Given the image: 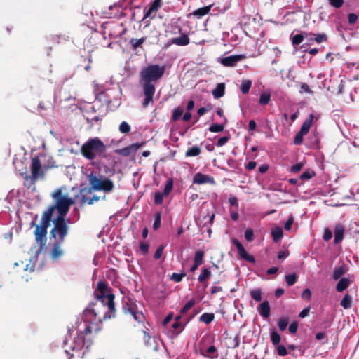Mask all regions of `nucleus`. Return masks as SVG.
<instances>
[{
	"label": "nucleus",
	"mask_w": 359,
	"mask_h": 359,
	"mask_svg": "<svg viewBox=\"0 0 359 359\" xmlns=\"http://www.w3.org/2000/svg\"><path fill=\"white\" fill-rule=\"evenodd\" d=\"M96 302L89 304L86 309V315H93L95 320L101 323L102 320L115 317V296L111 292V289L104 281L97 283V289L95 291Z\"/></svg>",
	"instance_id": "obj_1"
},
{
	"label": "nucleus",
	"mask_w": 359,
	"mask_h": 359,
	"mask_svg": "<svg viewBox=\"0 0 359 359\" xmlns=\"http://www.w3.org/2000/svg\"><path fill=\"white\" fill-rule=\"evenodd\" d=\"M53 227L50 231V239H53L49 255L52 260H58L64 254L62 245L68 235L69 226L65 217H55L53 220Z\"/></svg>",
	"instance_id": "obj_2"
},
{
	"label": "nucleus",
	"mask_w": 359,
	"mask_h": 359,
	"mask_svg": "<svg viewBox=\"0 0 359 359\" xmlns=\"http://www.w3.org/2000/svg\"><path fill=\"white\" fill-rule=\"evenodd\" d=\"M164 72L165 69H142L139 83L144 95L142 107L146 108L153 101L156 91L155 83L163 76Z\"/></svg>",
	"instance_id": "obj_3"
},
{
	"label": "nucleus",
	"mask_w": 359,
	"mask_h": 359,
	"mask_svg": "<svg viewBox=\"0 0 359 359\" xmlns=\"http://www.w3.org/2000/svg\"><path fill=\"white\" fill-rule=\"evenodd\" d=\"M107 147L99 137L88 139L81 147L82 156L88 160L106 157Z\"/></svg>",
	"instance_id": "obj_4"
},
{
	"label": "nucleus",
	"mask_w": 359,
	"mask_h": 359,
	"mask_svg": "<svg viewBox=\"0 0 359 359\" xmlns=\"http://www.w3.org/2000/svg\"><path fill=\"white\" fill-rule=\"evenodd\" d=\"M87 179L89 182L90 187L88 189H81L80 191L81 194L83 192L90 194L92 191H104L105 192H111L114 189V184L111 180L107 177H104V179L99 178L94 171H92L89 175H88Z\"/></svg>",
	"instance_id": "obj_5"
},
{
	"label": "nucleus",
	"mask_w": 359,
	"mask_h": 359,
	"mask_svg": "<svg viewBox=\"0 0 359 359\" xmlns=\"http://www.w3.org/2000/svg\"><path fill=\"white\" fill-rule=\"evenodd\" d=\"M51 196L55 201V203L51 206L55 210H57L58 213L57 217L65 218L71 205L74 204V200L68 197L67 195H62V188L56 189L52 193Z\"/></svg>",
	"instance_id": "obj_6"
},
{
	"label": "nucleus",
	"mask_w": 359,
	"mask_h": 359,
	"mask_svg": "<svg viewBox=\"0 0 359 359\" xmlns=\"http://www.w3.org/2000/svg\"><path fill=\"white\" fill-rule=\"evenodd\" d=\"M31 172L32 175L25 176V186L28 188L31 185H34L36 180L39 178H43L44 172L41 170V163L39 157L35 156L32 158L31 163Z\"/></svg>",
	"instance_id": "obj_7"
},
{
	"label": "nucleus",
	"mask_w": 359,
	"mask_h": 359,
	"mask_svg": "<svg viewBox=\"0 0 359 359\" xmlns=\"http://www.w3.org/2000/svg\"><path fill=\"white\" fill-rule=\"evenodd\" d=\"M314 118V115L311 114L303 122L300 130L294 136V144L295 145H300L303 142V137L309 133Z\"/></svg>",
	"instance_id": "obj_8"
},
{
	"label": "nucleus",
	"mask_w": 359,
	"mask_h": 359,
	"mask_svg": "<svg viewBox=\"0 0 359 359\" xmlns=\"http://www.w3.org/2000/svg\"><path fill=\"white\" fill-rule=\"evenodd\" d=\"M48 228L46 226L41 224L36 225L34 230L35 239L37 243L39 244V252L43 250L47 242V233Z\"/></svg>",
	"instance_id": "obj_9"
},
{
	"label": "nucleus",
	"mask_w": 359,
	"mask_h": 359,
	"mask_svg": "<svg viewBox=\"0 0 359 359\" xmlns=\"http://www.w3.org/2000/svg\"><path fill=\"white\" fill-rule=\"evenodd\" d=\"M143 145L144 143H134L124 148L116 149L115 152L120 156L126 157L135 154Z\"/></svg>",
	"instance_id": "obj_10"
},
{
	"label": "nucleus",
	"mask_w": 359,
	"mask_h": 359,
	"mask_svg": "<svg viewBox=\"0 0 359 359\" xmlns=\"http://www.w3.org/2000/svg\"><path fill=\"white\" fill-rule=\"evenodd\" d=\"M245 56L243 54L240 55H231L220 59V63L224 66H234L236 63L244 59Z\"/></svg>",
	"instance_id": "obj_11"
},
{
	"label": "nucleus",
	"mask_w": 359,
	"mask_h": 359,
	"mask_svg": "<svg viewBox=\"0 0 359 359\" xmlns=\"http://www.w3.org/2000/svg\"><path fill=\"white\" fill-rule=\"evenodd\" d=\"M123 309L126 314H130L137 322H141L144 318L142 313L136 311L135 306L134 305L126 303L123 304Z\"/></svg>",
	"instance_id": "obj_12"
},
{
	"label": "nucleus",
	"mask_w": 359,
	"mask_h": 359,
	"mask_svg": "<svg viewBox=\"0 0 359 359\" xmlns=\"http://www.w3.org/2000/svg\"><path fill=\"white\" fill-rule=\"evenodd\" d=\"M193 182L196 184H215V181L212 177L207 175H204L201 172H197L195 174L193 178Z\"/></svg>",
	"instance_id": "obj_13"
},
{
	"label": "nucleus",
	"mask_w": 359,
	"mask_h": 359,
	"mask_svg": "<svg viewBox=\"0 0 359 359\" xmlns=\"http://www.w3.org/2000/svg\"><path fill=\"white\" fill-rule=\"evenodd\" d=\"M85 344V338L83 335L77 333L76 337L74 338L73 341L71 343L69 347L72 351L78 352L81 351Z\"/></svg>",
	"instance_id": "obj_14"
},
{
	"label": "nucleus",
	"mask_w": 359,
	"mask_h": 359,
	"mask_svg": "<svg viewBox=\"0 0 359 359\" xmlns=\"http://www.w3.org/2000/svg\"><path fill=\"white\" fill-rule=\"evenodd\" d=\"M55 210L51 205L48 208V210L44 211L41 216V225L49 227L50 225V222H53L52 219L53 215Z\"/></svg>",
	"instance_id": "obj_15"
},
{
	"label": "nucleus",
	"mask_w": 359,
	"mask_h": 359,
	"mask_svg": "<svg viewBox=\"0 0 359 359\" xmlns=\"http://www.w3.org/2000/svg\"><path fill=\"white\" fill-rule=\"evenodd\" d=\"M144 344L148 348H149L154 351H158V344L156 339H155V337H152L151 336H150L145 331H144Z\"/></svg>",
	"instance_id": "obj_16"
},
{
	"label": "nucleus",
	"mask_w": 359,
	"mask_h": 359,
	"mask_svg": "<svg viewBox=\"0 0 359 359\" xmlns=\"http://www.w3.org/2000/svg\"><path fill=\"white\" fill-rule=\"evenodd\" d=\"M161 0H154L152 1L148 8H145L144 12V18L146 19L151 16V14L154 12H156L161 6Z\"/></svg>",
	"instance_id": "obj_17"
},
{
	"label": "nucleus",
	"mask_w": 359,
	"mask_h": 359,
	"mask_svg": "<svg viewBox=\"0 0 359 359\" xmlns=\"http://www.w3.org/2000/svg\"><path fill=\"white\" fill-rule=\"evenodd\" d=\"M100 330V327H99V325H97V323H85L83 330L80 331L79 334L83 335V338H85L86 336L90 334L93 332V331L97 333Z\"/></svg>",
	"instance_id": "obj_18"
},
{
	"label": "nucleus",
	"mask_w": 359,
	"mask_h": 359,
	"mask_svg": "<svg viewBox=\"0 0 359 359\" xmlns=\"http://www.w3.org/2000/svg\"><path fill=\"white\" fill-rule=\"evenodd\" d=\"M334 243L338 244L344 239V226L341 224H337L334 230Z\"/></svg>",
	"instance_id": "obj_19"
},
{
	"label": "nucleus",
	"mask_w": 359,
	"mask_h": 359,
	"mask_svg": "<svg viewBox=\"0 0 359 359\" xmlns=\"http://www.w3.org/2000/svg\"><path fill=\"white\" fill-rule=\"evenodd\" d=\"M259 314L264 318H266L270 315V306L268 301H264L261 303L258 307Z\"/></svg>",
	"instance_id": "obj_20"
},
{
	"label": "nucleus",
	"mask_w": 359,
	"mask_h": 359,
	"mask_svg": "<svg viewBox=\"0 0 359 359\" xmlns=\"http://www.w3.org/2000/svg\"><path fill=\"white\" fill-rule=\"evenodd\" d=\"M314 36L313 34H312V33H306V32H304V33H302V34H296V35L293 36L292 38V45L293 46L299 45V44H300L303 41V40L305 38H306L308 39L309 36Z\"/></svg>",
	"instance_id": "obj_21"
},
{
	"label": "nucleus",
	"mask_w": 359,
	"mask_h": 359,
	"mask_svg": "<svg viewBox=\"0 0 359 359\" xmlns=\"http://www.w3.org/2000/svg\"><path fill=\"white\" fill-rule=\"evenodd\" d=\"M189 38L187 35L184 34L180 37L173 38L171 39V43L177 46H187L189 43Z\"/></svg>",
	"instance_id": "obj_22"
},
{
	"label": "nucleus",
	"mask_w": 359,
	"mask_h": 359,
	"mask_svg": "<svg viewBox=\"0 0 359 359\" xmlns=\"http://www.w3.org/2000/svg\"><path fill=\"white\" fill-rule=\"evenodd\" d=\"M225 85L224 83H218L217 87L212 90V95L215 98L218 99L224 95Z\"/></svg>",
	"instance_id": "obj_23"
},
{
	"label": "nucleus",
	"mask_w": 359,
	"mask_h": 359,
	"mask_svg": "<svg viewBox=\"0 0 359 359\" xmlns=\"http://www.w3.org/2000/svg\"><path fill=\"white\" fill-rule=\"evenodd\" d=\"M351 282L348 278H342L339 280L336 285V290L337 292H341L348 287Z\"/></svg>",
	"instance_id": "obj_24"
},
{
	"label": "nucleus",
	"mask_w": 359,
	"mask_h": 359,
	"mask_svg": "<svg viewBox=\"0 0 359 359\" xmlns=\"http://www.w3.org/2000/svg\"><path fill=\"white\" fill-rule=\"evenodd\" d=\"M212 6H206L200 8L196 9L194 11L193 15L198 18H201L203 16L207 15L211 10Z\"/></svg>",
	"instance_id": "obj_25"
},
{
	"label": "nucleus",
	"mask_w": 359,
	"mask_h": 359,
	"mask_svg": "<svg viewBox=\"0 0 359 359\" xmlns=\"http://www.w3.org/2000/svg\"><path fill=\"white\" fill-rule=\"evenodd\" d=\"M271 235L274 242H278L283 236V231L281 227L277 226L271 231Z\"/></svg>",
	"instance_id": "obj_26"
},
{
	"label": "nucleus",
	"mask_w": 359,
	"mask_h": 359,
	"mask_svg": "<svg viewBox=\"0 0 359 359\" xmlns=\"http://www.w3.org/2000/svg\"><path fill=\"white\" fill-rule=\"evenodd\" d=\"M86 192H83L81 194V205H83L85 203H87L88 205H93L95 201H98L100 200V197L96 195H94L90 198H87L86 197Z\"/></svg>",
	"instance_id": "obj_27"
},
{
	"label": "nucleus",
	"mask_w": 359,
	"mask_h": 359,
	"mask_svg": "<svg viewBox=\"0 0 359 359\" xmlns=\"http://www.w3.org/2000/svg\"><path fill=\"white\" fill-rule=\"evenodd\" d=\"M314 34L313 36H309V39H308L309 41H315L317 43H320L326 41L327 39V35L324 33L318 34Z\"/></svg>",
	"instance_id": "obj_28"
},
{
	"label": "nucleus",
	"mask_w": 359,
	"mask_h": 359,
	"mask_svg": "<svg viewBox=\"0 0 359 359\" xmlns=\"http://www.w3.org/2000/svg\"><path fill=\"white\" fill-rule=\"evenodd\" d=\"M227 123V118H224V123L219 124V123H212L209 127V131L212 133H219L224 130V125Z\"/></svg>",
	"instance_id": "obj_29"
},
{
	"label": "nucleus",
	"mask_w": 359,
	"mask_h": 359,
	"mask_svg": "<svg viewBox=\"0 0 359 359\" xmlns=\"http://www.w3.org/2000/svg\"><path fill=\"white\" fill-rule=\"evenodd\" d=\"M340 305L345 309H350L352 306V297L346 294L341 300Z\"/></svg>",
	"instance_id": "obj_30"
},
{
	"label": "nucleus",
	"mask_w": 359,
	"mask_h": 359,
	"mask_svg": "<svg viewBox=\"0 0 359 359\" xmlns=\"http://www.w3.org/2000/svg\"><path fill=\"white\" fill-rule=\"evenodd\" d=\"M346 272L345 267L340 266L335 267L333 271L332 278L334 280L339 279Z\"/></svg>",
	"instance_id": "obj_31"
},
{
	"label": "nucleus",
	"mask_w": 359,
	"mask_h": 359,
	"mask_svg": "<svg viewBox=\"0 0 359 359\" xmlns=\"http://www.w3.org/2000/svg\"><path fill=\"white\" fill-rule=\"evenodd\" d=\"M239 255L245 260L248 261L251 263L255 262V259L252 255L248 254L244 247L241 250H238Z\"/></svg>",
	"instance_id": "obj_32"
},
{
	"label": "nucleus",
	"mask_w": 359,
	"mask_h": 359,
	"mask_svg": "<svg viewBox=\"0 0 359 359\" xmlns=\"http://www.w3.org/2000/svg\"><path fill=\"white\" fill-rule=\"evenodd\" d=\"M201 152V150L199 147L194 146L191 148H189L187 151L185 153V156L187 157H192V156H198Z\"/></svg>",
	"instance_id": "obj_33"
},
{
	"label": "nucleus",
	"mask_w": 359,
	"mask_h": 359,
	"mask_svg": "<svg viewBox=\"0 0 359 359\" xmlns=\"http://www.w3.org/2000/svg\"><path fill=\"white\" fill-rule=\"evenodd\" d=\"M215 318V315L212 313H204L200 317V321L208 325Z\"/></svg>",
	"instance_id": "obj_34"
},
{
	"label": "nucleus",
	"mask_w": 359,
	"mask_h": 359,
	"mask_svg": "<svg viewBox=\"0 0 359 359\" xmlns=\"http://www.w3.org/2000/svg\"><path fill=\"white\" fill-rule=\"evenodd\" d=\"M205 252L202 250L196 251L194 255V262L201 265L203 262Z\"/></svg>",
	"instance_id": "obj_35"
},
{
	"label": "nucleus",
	"mask_w": 359,
	"mask_h": 359,
	"mask_svg": "<svg viewBox=\"0 0 359 359\" xmlns=\"http://www.w3.org/2000/svg\"><path fill=\"white\" fill-rule=\"evenodd\" d=\"M252 86V81L250 80H243L241 85V91L243 94H247Z\"/></svg>",
	"instance_id": "obj_36"
},
{
	"label": "nucleus",
	"mask_w": 359,
	"mask_h": 359,
	"mask_svg": "<svg viewBox=\"0 0 359 359\" xmlns=\"http://www.w3.org/2000/svg\"><path fill=\"white\" fill-rule=\"evenodd\" d=\"M270 338L273 345H278L281 340L280 334L276 331H272L271 332Z\"/></svg>",
	"instance_id": "obj_37"
},
{
	"label": "nucleus",
	"mask_w": 359,
	"mask_h": 359,
	"mask_svg": "<svg viewBox=\"0 0 359 359\" xmlns=\"http://www.w3.org/2000/svg\"><path fill=\"white\" fill-rule=\"evenodd\" d=\"M173 188V180L172 179H168L166 181V184L163 190L164 196H167L170 194Z\"/></svg>",
	"instance_id": "obj_38"
},
{
	"label": "nucleus",
	"mask_w": 359,
	"mask_h": 359,
	"mask_svg": "<svg viewBox=\"0 0 359 359\" xmlns=\"http://www.w3.org/2000/svg\"><path fill=\"white\" fill-rule=\"evenodd\" d=\"M289 323V319L286 317H281L278 321V325L281 331H284Z\"/></svg>",
	"instance_id": "obj_39"
},
{
	"label": "nucleus",
	"mask_w": 359,
	"mask_h": 359,
	"mask_svg": "<svg viewBox=\"0 0 359 359\" xmlns=\"http://www.w3.org/2000/svg\"><path fill=\"white\" fill-rule=\"evenodd\" d=\"M210 275L211 273L208 269H203L201 273L198 276V281L200 283H203L210 276Z\"/></svg>",
	"instance_id": "obj_40"
},
{
	"label": "nucleus",
	"mask_w": 359,
	"mask_h": 359,
	"mask_svg": "<svg viewBox=\"0 0 359 359\" xmlns=\"http://www.w3.org/2000/svg\"><path fill=\"white\" fill-rule=\"evenodd\" d=\"M250 297L257 302H260L262 300V290L261 289H256L251 290Z\"/></svg>",
	"instance_id": "obj_41"
},
{
	"label": "nucleus",
	"mask_w": 359,
	"mask_h": 359,
	"mask_svg": "<svg viewBox=\"0 0 359 359\" xmlns=\"http://www.w3.org/2000/svg\"><path fill=\"white\" fill-rule=\"evenodd\" d=\"M145 41V38L142 37L140 39H132L130 41V43L133 47V48L136 49L137 48L141 46V45Z\"/></svg>",
	"instance_id": "obj_42"
},
{
	"label": "nucleus",
	"mask_w": 359,
	"mask_h": 359,
	"mask_svg": "<svg viewBox=\"0 0 359 359\" xmlns=\"http://www.w3.org/2000/svg\"><path fill=\"white\" fill-rule=\"evenodd\" d=\"M285 280L289 286L293 285L297 282V276L295 273H290L285 276Z\"/></svg>",
	"instance_id": "obj_43"
},
{
	"label": "nucleus",
	"mask_w": 359,
	"mask_h": 359,
	"mask_svg": "<svg viewBox=\"0 0 359 359\" xmlns=\"http://www.w3.org/2000/svg\"><path fill=\"white\" fill-rule=\"evenodd\" d=\"M183 114V109L180 107H177L172 111V119L176 121L180 119Z\"/></svg>",
	"instance_id": "obj_44"
},
{
	"label": "nucleus",
	"mask_w": 359,
	"mask_h": 359,
	"mask_svg": "<svg viewBox=\"0 0 359 359\" xmlns=\"http://www.w3.org/2000/svg\"><path fill=\"white\" fill-rule=\"evenodd\" d=\"M161 221V212H158L154 215V222L153 224V228L154 230H157L160 227Z\"/></svg>",
	"instance_id": "obj_45"
},
{
	"label": "nucleus",
	"mask_w": 359,
	"mask_h": 359,
	"mask_svg": "<svg viewBox=\"0 0 359 359\" xmlns=\"http://www.w3.org/2000/svg\"><path fill=\"white\" fill-rule=\"evenodd\" d=\"M118 130L121 133L126 134L130 131V126L127 122L123 121L119 125Z\"/></svg>",
	"instance_id": "obj_46"
},
{
	"label": "nucleus",
	"mask_w": 359,
	"mask_h": 359,
	"mask_svg": "<svg viewBox=\"0 0 359 359\" xmlns=\"http://www.w3.org/2000/svg\"><path fill=\"white\" fill-rule=\"evenodd\" d=\"M271 99V95L269 93H262L259 97V104L262 105L267 104Z\"/></svg>",
	"instance_id": "obj_47"
},
{
	"label": "nucleus",
	"mask_w": 359,
	"mask_h": 359,
	"mask_svg": "<svg viewBox=\"0 0 359 359\" xmlns=\"http://www.w3.org/2000/svg\"><path fill=\"white\" fill-rule=\"evenodd\" d=\"M195 304L194 299L189 300L182 309L180 313L182 314L186 313Z\"/></svg>",
	"instance_id": "obj_48"
},
{
	"label": "nucleus",
	"mask_w": 359,
	"mask_h": 359,
	"mask_svg": "<svg viewBox=\"0 0 359 359\" xmlns=\"http://www.w3.org/2000/svg\"><path fill=\"white\" fill-rule=\"evenodd\" d=\"M245 238L248 242H251L254 240V231L252 229H247L244 233Z\"/></svg>",
	"instance_id": "obj_49"
},
{
	"label": "nucleus",
	"mask_w": 359,
	"mask_h": 359,
	"mask_svg": "<svg viewBox=\"0 0 359 359\" xmlns=\"http://www.w3.org/2000/svg\"><path fill=\"white\" fill-rule=\"evenodd\" d=\"M185 275L186 274L184 273H173L171 276L170 279L175 283H180L182 281V278L185 276Z\"/></svg>",
	"instance_id": "obj_50"
},
{
	"label": "nucleus",
	"mask_w": 359,
	"mask_h": 359,
	"mask_svg": "<svg viewBox=\"0 0 359 359\" xmlns=\"http://www.w3.org/2000/svg\"><path fill=\"white\" fill-rule=\"evenodd\" d=\"M163 193H161L159 191L156 192L154 195V203L156 205H161L163 203Z\"/></svg>",
	"instance_id": "obj_51"
},
{
	"label": "nucleus",
	"mask_w": 359,
	"mask_h": 359,
	"mask_svg": "<svg viewBox=\"0 0 359 359\" xmlns=\"http://www.w3.org/2000/svg\"><path fill=\"white\" fill-rule=\"evenodd\" d=\"M184 324H182L180 322H176L175 321L172 325V328L177 331V333H180L184 327Z\"/></svg>",
	"instance_id": "obj_52"
},
{
	"label": "nucleus",
	"mask_w": 359,
	"mask_h": 359,
	"mask_svg": "<svg viewBox=\"0 0 359 359\" xmlns=\"http://www.w3.org/2000/svg\"><path fill=\"white\" fill-rule=\"evenodd\" d=\"M149 245L148 243L144 242L140 243V249L142 255H146L149 252Z\"/></svg>",
	"instance_id": "obj_53"
},
{
	"label": "nucleus",
	"mask_w": 359,
	"mask_h": 359,
	"mask_svg": "<svg viewBox=\"0 0 359 359\" xmlns=\"http://www.w3.org/2000/svg\"><path fill=\"white\" fill-rule=\"evenodd\" d=\"M277 352L278 355L281 357L285 356L288 354L287 348L283 345H279L277 346Z\"/></svg>",
	"instance_id": "obj_54"
},
{
	"label": "nucleus",
	"mask_w": 359,
	"mask_h": 359,
	"mask_svg": "<svg viewBox=\"0 0 359 359\" xmlns=\"http://www.w3.org/2000/svg\"><path fill=\"white\" fill-rule=\"evenodd\" d=\"M329 4L336 8H339L340 7L342 6V5L344 4V0H327Z\"/></svg>",
	"instance_id": "obj_55"
},
{
	"label": "nucleus",
	"mask_w": 359,
	"mask_h": 359,
	"mask_svg": "<svg viewBox=\"0 0 359 359\" xmlns=\"http://www.w3.org/2000/svg\"><path fill=\"white\" fill-rule=\"evenodd\" d=\"M294 222V217L292 215H290L285 224L284 228L286 231H290L291 229L292 225Z\"/></svg>",
	"instance_id": "obj_56"
},
{
	"label": "nucleus",
	"mask_w": 359,
	"mask_h": 359,
	"mask_svg": "<svg viewBox=\"0 0 359 359\" xmlns=\"http://www.w3.org/2000/svg\"><path fill=\"white\" fill-rule=\"evenodd\" d=\"M303 92L306 93H312L313 91L311 90L309 85L306 83H302L300 86V90L299 93H302Z\"/></svg>",
	"instance_id": "obj_57"
},
{
	"label": "nucleus",
	"mask_w": 359,
	"mask_h": 359,
	"mask_svg": "<svg viewBox=\"0 0 359 359\" xmlns=\"http://www.w3.org/2000/svg\"><path fill=\"white\" fill-rule=\"evenodd\" d=\"M229 140V136L222 137L219 138V140H217V146L219 147H222L224 144H226Z\"/></svg>",
	"instance_id": "obj_58"
},
{
	"label": "nucleus",
	"mask_w": 359,
	"mask_h": 359,
	"mask_svg": "<svg viewBox=\"0 0 359 359\" xmlns=\"http://www.w3.org/2000/svg\"><path fill=\"white\" fill-rule=\"evenodd\" d=\"M303 165L304 164L302 163H297L291 167L290 171L293 173H297L302 170Z\"/></svg>",
	"instance_id": "obj_59"
},
{
	"label": "nucleus",
	"mask_w": 359,
	"mask_h": 359,
	"mask_svg": "<svg viewBox=\"0 0 359 359\" xmlns=\"http://www.w3.org/2000/svg\"><path fill=\"white\" fill-rule=\"evenodd\" d=\"M163 250H164V246L163 245H160L157 250H156L155 253H154V258L155 259H158L161 258L162 254H163Z\"/></svg>",
	"instance_id": "obj_60"
},
{
	"label": "nucleus",
	"mask_w": 359,
	"mask_h": 359,
	"mask_svg": "<svg viewBox=\"0 0 359 359\" xmlns=\"http://www.w3.org/2000/svg\"><path fill=\"white\" fill-rule=\"evenodd\" d=\"M298 329V323L293 321L289 326V331L292 334H295Z\"/></svg>",
	"instance_id": "obj_61"
},
{
	"label": "nucleus",
	"mask_w": 359,
	"mask_h": 359,
	"mask_svg": "<svg viewBox=\"0 0 359 359\" xmlns=\"http://www.w3.org/2000/svg\"><path fill=\"white\" fill-rule=\"evenodd\" d=\"M302 297L306 300H310L311 299V292L309 288L305 289L302 294Z\"/></svg>",
	"instance_id": "obj_62"
},
{
	"label": "nucleus",
	"mask_w": 359,
	"mask_h": 359,
	"mask_svg": "<svg viewBox=\"0 0 359 359\" xmlns=\"http://www.w3.org/2000/svg\"><path fill=\"white\" fill-rule=\"evenodd\" d=\"M313 173H311L309 171H305L301 175H300V179L302 180H310L313 175Z\"/></svg>",
	"instance_id": "obj_63"
},
{
	"label": "nucleus",
	"mask_w": 359,
	"mask_h": 359,
	"mask_svg": "<svg viewBox=\"0 0 359 359\" xmlns=\"http://www.w3.org/2000/svg\"><path fill=\"white\" fill-rule=\"evenodd\" d=\"M332 237V231L328 229H326L325 230V233H324V235H323V239L325 241H328L329 240H330Z\"/></svg>",
	"instance_id": "obj_64"
}]
</instances>
